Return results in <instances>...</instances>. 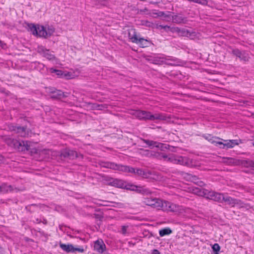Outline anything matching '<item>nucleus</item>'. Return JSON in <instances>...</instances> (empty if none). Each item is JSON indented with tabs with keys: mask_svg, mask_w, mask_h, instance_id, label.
<instances>
[{
	"mask_svg": "<svg viewBox=\"0 0 254 254\" xmlns=\"http://www.w3.org/2000/svg\"><path fill=\"white\" fill-rule=\"evenodd\" d=\"M106 249V246L102 240H98L94 242V249L99 253H103Z\"/></svg>",
	"mask_w": 254,
	"mask_h": 254,
	"instance_id": "obj_20",
	"label": "nucleus"
},
{
	"mask_svg": "<svg viewBox=\"0 0 254 254\" xmlns=\"http://www.w3.org/2000/svg\"><path fill=\"white\" fill-rule=\"evenodd\" d=\"M143 203L153 208L160 209L161 208L163 201L155 197H145L143 199Z\"/></svg>",
	"mask_w": 254,
	"mask_h": 254,
	"instance_id": "obj_8",
	"label": "nucleus"
},
{
	"mask_svg": "<svg viewBox=\"0 0 254 254\" xmlns=\"http://www.w3.org/2000/svg\"><path fill=\"white\" fill-rule=\"evenodd\" d=\"M41 154H45L46 155V157L48 158L50 157V155H52L53 154V151L49 149H44L41 151Z\"/></svg>",
	"mask_w": 254,
	"mask_h": 254,
	"instance_id": "obj_34",
	"label": "nucleus"
},
{
	"mask_svg": "<svg viewBox=\"0 0 254 254\" xmlns=\"http://www.w3.org/2000/svg\"><path fill=\"white\" fill-rule=\"evenodd\" d=\"M101 166L104 168H110L116 171H122L123 172H128L135 174L138 176L141 175L142 169L139 168H134L128 166L123 165L121 164H116L113 162H102L100 164Z\"/></svg>",
	"mask_w": 254,
	"mask_h": 254,
	"instance_id": "obj_1",
	"label": "nucleus"
},
{
	"mask_svg": "<svg viewBox=\"0 0 254 254\" xmlns=\"http://www.w3.org/2000/svg\"><path fill=\"white\" fill-rule=\"evenodd\" d=\"M142 118L143 120L150 121H165L168 119V118L163 114L156 113L153 115L151 112L145 111H143Z\"/></svg>",
	"mask_w": 254,
	"mask_h": 254,
	"instance_id": "obj_5",
	"label": "nucleus"
},
{
	"mask_svg": "<svg viewBox=\"0 0 254 254\" xmlns=\"http://www.w3.org/2000/svg\"><path fill=\"white\" fill-rule=\"evenodd\" d=\"M127 227H128L127 226H122V230H121V233L123 235H126L127 234Z\"/></svg>",
	"mask_w": 254,
	"mask_h": 254,
	"instance_id": "obj_44",
	"label": "nucleus"
},
{
	"mask_svg": "<svg viewBox=\"0 0 254 254\" xmlns=\"http://www.w3.org/2000/svg\"><path fill=\"white\" fill-rule=\"evenodd\" d=\"M161 0H160L159 1H150L149 3H151V4H158L160 2Z\"/></svg>",
	"mask_w": 254,
	"mask_h": 254,
	"instance_id": "obj_49",
	"label": "nucleus"
},
{
	"mask_svg": "<svg viewBox=\"0 0 254 254\" xmlns=\"http://www.w3.org/2000/svg\"><path fill=\"white\" fill-rule=\"evenodd\" d=\"M203 137L211 143L220 145V148L222 149L231 148L239 144L237 140H223L211 134L205 135Z\"/></svg>",
	"mask_w": 254,
	"mask_h": 254,
	"instance_id": "obj_2",
	"label": "nucleus"
},
{
	"mask_svg": "<svg viewBox=\"0 0 254 254\" xmlns=\"http://www.w3.org/2000/svg\"><path fill=\"white\" fill-rule=\"evenodd\" d=\"M224 201L231 207L237 206L239 208L246 207V205L242 200L232 198L224 194L223 197V202Z\"/></svg>",
	"mask_w": 254,
	"mask_h": 254,
	"instance_id": "obj_7",
	"label": "nucleus"
},
{
	"mask_svg": "<svg viewBox=\"0 0 254 254\" xmlns=\"http://www.w3.org/2000/svg\"><path fill=\"white\" fill-rule=\"evenodd\" d=\"M162 25H160L158 23H149L148 25L149 26H152L153 28L158 29H161Z\"/></svg>",
	"mask_w": 254,
	"mask_h": 254,
	"instance_id": "obj_40",
	"label": "nucleus"
},
{
	"mask_svg": "<svg viewBox=\"0 0 254 254\" xmlns=\"http://www.w3.org/2000/svg\"><path fill=\"white\" fill-rule=\"evenodd\" d=\"M142 141L145 143L148 146L150 147L151 148L157 147L160 148L161 150H163L164 148H166V144L159 143L157 141L144 139H142Z\"/></svg>",
	"mask_w": 254,
	"mask_h": 254,
	"instance_id": "obj_17",
	"label": "nucleus"
},
{
	"mask_svg": "<svg viewBox=\"0 0 254 254\" xmlns=\"http://www.w3.org/2000/svg\"><path fill=\"white\" fill-rule=\"evenodd\" d=\"M166 145V146H168V147H169V145ZM166 148H167V147H166ZM168 149H169V147H168Z\"/></svg>",
	"mask_w": 254,
	"mask_h": 254,
	"instance_id": "obj_57",
	"label": "nucleus"
},
{
	"mask_svg": "<svg viewBox=\"0 0 254 254\" xmlns=\"http://www.w3.org/2000/svg\"><path fill=\"white\" fill-rule=\"evenodd\" d=\"M174 31H175V32L178 33L181 36H190L191 34H190V31L185 29H181L178 27H175Z\"/></svg>",
	"mask_w": 254,
	"mask_h": 254,
	"instance_id": "obj_24",
	"label": "nucleus"
},
{
	"mask_svg": "<svg viewBox=\"0 0 254 254\" xmlns=\"http://www.w3.org/2000/svg\"><path fill=\"white\" fill-rule=\"evenodd\" d=\"M136 190L133 191L141 193L143 194H149L151 193V191L148 188L144 187H138L136 186Z\"/></svg>",
	"mask_w": 254,
	"mask_h": 254,
	"instance_id": "obj_27",
	"label": "nucleus"
},
{
	"mask_svg": "<svg viewBox=\"0 0 254 254\" xmlns=\"http://www.w3.org/2000/svg\"><path fill=\"white\" fill-rule=\"evenodd\" d=\"M192 192L193 193L196 194L198 195L202 196H204L205 197H206L207 192H208V190L198 188H195L192 190Z\"/></svg>",
	"mask_w": 254,
	"mask_h": 254,
	"instance_id": "obj_26",
	"label": "nucleus"
},
{
	"mask_svg": "<svg viewBox=\"0 0 254 254\" xmlns=\"http://www.w3.org/2000/svg\"><path fill=\"white\" fill-rule=\"evenodd\" d=\"M7 189L5 184H3L0 186V193L7 191Z\"/></svg>",
	"mask_w": 254,
	"mask_h": 254,
	"instance_id": "obj_42",
	"label": "nucleus"
},
{
	"mask_svg": "<svg viewBox=\"0 0 254 254\" xmlns=\"http://www.w3.org/2000/svg\"><path fill=\"white\" fill-rule=\"evenodd\" d=\"M152 254H160V253L157 250H154Z\"/></svg>",
	"mask_w": 254,
	"mask_h": 254,
	"instance_id": "obj_50",
	"label": "nucleus"
},
{
	"mask_svg": "<svg viewBox=\"0 0 254 254\" xmlns=\"http://www.w3.org/2000/svg\"><path fill=\"white\" fill-rule=\"evenodd\" d=\"M60 248L64 252L69 253H74L77 251L82 253L84 252V250L82 247L75 248L72 244H64L63 243L60 244Z\"/></svg>",
	"mask_w": 254,
	"mask_h": 254,
	"instance_id": "obj_11",
	"label": "nucleus"
},
{
	"mask_svg": "<svg viewBox=\"0 0 254 254\" xmlns=\"http://www.w3.org/2000/svg\"><path fill=\"white\" fill-rule=\"evenodd\" d=\"M174 155L171 154L170 155H167L164 154H159L158 158L160 159H163L165 161L172 163L174 159Z\"/></svg>",
	"mask_w": 254,
	"mask_h": 254,
	"instance_id": "obj_29",
	"label": "nucleus"
},
{
	"mask_svg": "<svg viewBox=\"0 0 254 254\" xmlns=\"http://www.w3.org/2000/svg\"><path fill=\"white\" fill-rule=\"evenodd\" d=\"M37 51L39 54L48 60L54 61L56 59V57L53 54V52L47 49L42 46H38Z\"/></svg>",
	"mask_w": 254,
	"mask_h": 254,
	"instance_id": "obj_9",
	"label": "nucleus"
},
{
	"mask_svg": "<svg viewBox=\"0 0 254 254\" xmlns=\"http://www.w3.org/2000/svg\"><path fill=\"white\" fill-rule=\"evenodd\" d=\"M157 13L158 12H153L152 13V16L154 17V16H157Z\"/></svg>",
	"mask_w": 254,
	"mask_h": 254,
	"instance_id": "obj_53",
	"label": "nucleus"
},
{
	"mask_svg": "<svg viewBox=\"0 0 254 254\" xmlns=\"http://www.w3.org/2000/svg\"><path fill=\"white\" fill-rule=\"evenodd\" d=\"M189 179H190L192 182L196 184L197 181H198L199 179L195 176H193L191 175H188Z\"/></svg>",
	"mask_w": 254,
	"mask_h": 254,
	"instance_id": "obj_38",
	"label": "nucleus"
},
{
	"mask_svg": "<svg viewBox=\"0 0 254 254\" xmlns=\"http://www.w3.org/2000/svg\"><path fill=\"white\" fill-rule=\"evenodd\" d=\"M31 152L32 153H38V150L35 148H33L31 150Z\"/></svg>",
	"mask_w": 254,
	"mask_h": 254,
	"instance_id": "obj_48",
	"label": "nucleus"
},
{
	"mask_svg": "<svg viewBox=\"0 0 254 254\" xmlns=\"http://www.w3.org/2000/svg\"><path fill=\"white\" fill-rule=\"evenodd\" d=\"M96 4H100L101 5H105L106 4V2L105 0H97Z\"/></svg>",
	"mask_w": 254,
	"mask_h": 254,
	"instance_id": "obj_43",
	"label": "nucleus"
},
{
	"mask_svg": "<svg viewBox=\"0 0 254 254\" xmlns=\"http://www.w3.org/2000/svg\"><path fill=\"white\" fill-rule=\"evenodd\" d=\"M175 27H171L168 25H162L161 29H164V30L166 32L171 31L172 32H175L174 30Z\"/></svg>",
	"mask_w": 254,
	"mask_h": 254,
	"instance_id": "obj_37",
	"label": "nucleus"
},
{
	"mask_svg": "<svg viewBox=\"0 0 254 254\" xmlns=\"http://www.w3.org/2000/svg\"><path fill=\"white\" fill-rule=\"evenodd\" d=\"M89 105H90V108L93 110H98L99 107L98 104L97 103H89Z\"/></svg>",
	"mask_w": 254,
	"mask_h": 254,
	"instance_id": "obj_41",
	"label": "nucleus"
},
{
	"mask_svg": "<svg viewBox=\"0 0 254 254\" xmlns=\"http://www.w3.org/2000/svg\"><path fill=\"white\" fill-rule=\"evenodd\" d=\"M172 163L189 166L191 165V160L186 157L178 156L174 155Z\"/></svg>",
	"mask_w": 254,
	"mask_h": 254,
	"instance_id": "obj_12",
	"label": "nucleus"
},
{
	"mask_svg": "<svg viewBox=\"0 0 254 254\" xmlns=\"http://www.w3.org/2000/svg\"><path fill=\"white\" fill-rule=\"evenodd\" d=\"M252 116L254 118V113L252 114Z\"/></svg>",
	"mask_w": 254,
	"mask_h": 254,
	"instance_id": "obj_55",
	"label": "nucleus"
},
{
	"mask_svg": "<svg viewBox=\"0 0 254 254\" xmlns=\"http://www.w3.org/2000/svg\"><path fill=\"white\" fill-rule=\"evenodd\" d=\"M224 196V194L223 193L208 191L206 198L221 203L223 202Z\"/></svg>",
	"mask_w": 254,
	"mask_h": 254,
	"instance_id": "obj_15",
	"label": "nucleus"
},
{
	"mask_svg": "<svg viewBox=\"0 0 254 254\" xmlns=\"http://www.w3.org/2000/svg\"><path fill=\"white\" fill-rule=\"evenodd\" d=\"M222 162L228 165H237L238 162L233 158L223 157Z\"/></svg>",
	"mask_w": 254,
	"mask_h": 254,
	"instance_id": "obj_30",
	"label": "nucleus"
},
{
	"mask_svg": "<svg viewBox=\"0 0 254 254\" xmlns=\"http://www.w3.org/2000/svg\"><path fill=\"white\" fill-rule=\"evenodd\" d=\"M9 129L15 131L21 137H26L28 135L26 130V128L23 127L11 126L9 127Z\"/></svg>",
	"mask_w": 254,
	"mask_h": 254,
	"instance_id": "obj_18",
	"label": "nucleus"
},
{
	"mask_svg": "<svg viewBox=\"0 0 254 254\" xmlns=\"http://www.w3.org/2000/svg\"><path fill=\"white\" fill-rule=\"evenodd\" d=\"M190 34H191V36H188V37L190 38L191 39H193L196 36L195 32H194L193 31H190Z\"/></svg>",
	"mask_w": 254,
	"mask_h": 254,
	"instance_id": "obj_47",
	"label": "nucleus"
},
{
	"mask_svg": "<svg viewBox=\"0 0 254 254\" xmlns=\"http://www.w3.org/2000/svg\"><path fill=\"white\" fill-rule=\"evenodd\" d=\"M109 184L115 187L125 189L127 190H136V186L127 183L125 181L118 179H111Z\"/></svg>",
	"mask_w": 254,
	"mask_h": 254,
	"instance_id": "obj_4",
	"label": "nucleus"
},
{
	"mask_svg": "<svg viewBox=\"0 0 254 254\" xmlns=\"http://www.w3.org/2000/svg\"><path fill=\"white\" fill-rule=\"evenodd\" d=\"M51 71H52V72H55L57 75H58L60 77H62L63 76H66V75L65 74H64V72H63V71H62L61 70H57V69H54L52 68Z\"/></svg>",
	"mask_w": 254,
	"mask_h": 254,
	"instance_id": "obj_35",
	"label": "nucleus"
},
{
	"mask_svg": "<svg viewBox=\"0 0 254 254\" xmlns=\"http://www.w3.org/2000/svg\"><path fill=\"white\" fill-rule=\"evenodd\" d=\"M148 42H149L148 40L144 38H137L136 42H134V43L138 44L141 48H145L148 47L147 43Z\"/></svg>",
	"mask_w": 254,
	"mask_h": 254,
	"instance_id": "obj_28",
	"label": "nucleus"
},
{
	"mask_svg": "<svg viewBox=\"0 0 254 254\" xmlns=\"http://www.w3.org/2000/svg\"><path fill=\"white\" fill-rule=\"evenodd\" d=\"M130 114L135 117L136 118L140 120H143L142 114L143 111L141 110H132L130 112Z\"/></svg>",
	"mask_w": 254,
	"mask_h": 254,
	"instance_id": "obj_31",
	"label": "nucleus"
},
{
	"mask_svg": "<svg viewBox=\"0 0 254 254\" xmlns=\"http://www.w3.org/2000/svg\"><path fill=\"white\" fill-rule=\"evenodd\" d=\"M60 156L64 158H68L69 159H74L79 157H82V155L78 154L75 151L65 149L62 150L61 152Z\"/></svg>",
	"mask_w": 254,
	"mask_h": 254,
	"instance_id": "obj_10",
	"label": "nucleus"
},
{
	"mask_svg": "<svg viewBox=\"0 0 254 254\" xmlns=\"http://www.w3.org/2000/svg\"><path fill=\"white\" fill-rule=\"evenodd\" d=\"M196 184L200 187L204 186L205 185L204 182H203L201 181H200L199 180L198 181H197Z\"/></svg>",
	"mask_w": 254,
	"mask_h": 254,
	"instance_id": "obj_46",
	"label": "nucleus"
},
{
	"mask_svg": "<svg viewBox=\"0 0 254 254\" xmlns=\"http://www.w3.org/2000/svg\"><path fill=\"white\" fill-rule=\"evenodd\" d=\"M161 209L163 211L173 212H181L182 210V208L181 206L166 201L162 202Z\"/></svg>",
	"mask_w": 254,
	"mask_h": 254,
	"instance_id": "obj_6",
	"label": "nucleus"
},
{
	"mask_svg": "<svg viewBox=\"0 0 254 254\" xmlns=\"http://www.w3.org/2000/svg\"><path fill=\"white\" fill-rule=\"evenodd\" d=\"M44 223L45 224H46V223H47V221H46V220H44Z\"/></svg>",
	"mask_w": 254,
	"mask_h": 254,
	"instance_id": "obj_56",
	"label": "nucleus"
},
{
	"mask_svg": "<svg viewBox=\"0 0 254 254\" xmlns=\"http://www.w3.org/2000/svg\"><path fill=\"white\" fill-rule=\"evenodd\" d=\"M6 143L9 146L13 147L19 151H25L31 149L29 142L27 141H20L8 138L6 140Z\"/></svg>",
	"mask_w": 254,
	"mask_h": 254,
	"instance_id": "obj_3",
	"label": "nucleus"
},
{
	"mask_svg": "<svg viewBox=\"0 0 254 254\" xmlns=\"http://www.w3.org/2000/svg\"><path fill=\"white\" fill-rule=\"evenodd\" d=\"M3 159H4V157L0 155V163H1V162H3Z\"/></svg>",
	"mask_w": 254,
	"mask_h": 254,
	"instance_id": "obj_52",
	"label": "nucleus"
},
{
	"mask_svg": "<svg viewBox=\"0 0 254 254\" xmlns=\"http://www.w3.org/2000/svg\"><path fill=\"white\" fill-rule=\"evenodd\" d=\"M246 165L247 167H252L254 169V161L252 160H248L246 161Z\"/></svg>",
	"mask_w": 254,
	"mask_h": 254,
	"instance_id": "obj_39",
	"label": "nucleus"
},
{
	"mask_svg": "<svg viewBox=\"0 0 254 254\" xmlns=\"http://www.w3.org/2000/svg\"><path fill=\"white\" fill-rule=\"evenodd\" d=\"M107 203H108V202H107V201H104L103 203L101 204L100 205H102V206H109V205Z\"/></svg>",
	"mask_w": 254,
	"mask_h": 254,
	"instance_id": "obj_51",
	"label": "nucleus"
},
{
	"mask_svg": "<svg viewBox=\"0 0 254 254\" xmlns=\"http://www.w3.org/2000/svg\"><path fill=\"white\" fill-rule=\"evenodd\" d=\"M41 25H35L34 24H28L27 29L34 35L40 37V31H41Z\"/></svg>",
	"mask_w": 254,
	"mask_h": 254,
	"instance_id": "obj_19",
	"label": "nucleus"
},
{
	"mask_svg": "<svg viewBox=\"0 0 254 254\" xmlns=\"http://www.w3.org/2000/svg\"><path fill=\"white\" fill-rule=\"evenodd\" d=\"M212 248L215 254H218V252L220 251V247L218 244H214L212 246Z\"/></svg>",
	"mask_w": 254,
	"mask_h": 254,
	"instance_id": "obj_36",
	"label": "nucleus"
},
{
	"mask_svg": "<svg viewBox=\"0 0 254 254\" xmlns=\"http://www.w3.org/2000/svg\"><path fill=\"white\" fill-rule=\"evenodd\" d=\"M140 176L143 178L150 179L155 180H158L160 178V177L157 175L156 172L149 171H146L143 170H142L141 175H140Z\"/></svg>",
	"mask_w": 254,
	"mask_h": 254,
	"instance_id": "obj_16",
	"label": "nucleus"
},
{
	"mask_svg": "<svg viewBox=\"0 0 254 254\" xmlns=\"http://www.w3.org/2000/svg\"><path fill=\"white\" fill-rule=\"evenodd\" d=\"M170 60L172 61V59H166V58H165L164 57H156V58H155L153 60V63L155 64H162L163 63H166L169 65H174L173 64L168 63L165 62L166 61H170Z\"/></svg>",
	"mask_w": 254,
	"mask_h": 254,
	"instance_id": "obj_25",
	"label": "nucleus"
},
{
	"mask_svg": "<svg viewBox=\"0 0 254 254\" xmlns=\"http://www.w3.org/2000/svg\"><path fill=\"white\" fill-rule=\"evenodd\" d=\"M171 12H168V13L166 14L163 11H159L157 13V16H154V17H161V16H164L166 18H171Z\"/></svg>",
	"mask_w": 254,
	"mask_h": 254,
	"instance_id": "obj_33",
	"label": "nucleus"
},
{
	"mask_svg": "<svg viewBox=\"0 0 254 254\" xmlns=\"http://www.w3.org/2000/svg\"><path fill=\"white\" fill-rule=\"evenodd\" d=\"M98 105H99V107L98 108V110H103V109L107 108V105L106 104H98Z\"/></svg>",
	"mask_w": 254,
	"mask_h": 254,
	"instance_id": "obj_45",
	"label": "nucleus"
},
{
	"mask_svg": "<svg viewBox=\"0 0 254 254\" xmlns=\"http://www.w3.org/2000/svg\"><path fill=\"white\" fill-rule=\"evenodd\" d=\"M232 54L244 62H248L250 59L248 53L245 51H240L238 49H234L232 51Z\"/></svg>",
	"mask_w": 254,
	"mask_h": 254,
	"instance_id": "obj_13",
	"label": "nucleus"
},
{
	"mask_svg": "<svg viewBox=\"0 0 254 254\" xmlns=\"http://www.w3.org/2000/svg\"><path fill=\"white\" fill-rule=\"evenodd\" d=\"M171 18L173 22L177 24L185 23L187 22L186 18L181 15H171Z\"/></svg>",
	"mask_w": 254,
	"mask_h": 254,
	"instance_id": "obj_22",
	"label": "nucleus"
},
{
	"mask_svg": "<svg viewBox=\"0 0 254 254\" xmlns=\"http://www.w3.org/2000/svg\"><path fill=\"white\" fill-rule=\"evenodd\" d=\"M68 93L63 92L61 90H55L52 92L51 97L53 99H61L68 96Z\"/></svg>",
	"mask_w": 254,
	"mask_h": 254,
	"instance_id": "obj_21",
	"label": "nucleus"
},
{
	"mask_svg": "<svg viewBox=\"0 0 254 254\" xmlns=\"http://www.w3.org/2000/svg\"><path fill=\"white\" fill-rule=\"evenodd\" d=\"M172 233V230L169 228H164L159 231V235L161 237L170 234Z\"/></svg>",
	"mask_w": 254,
	"mask_h": 254,
	"instance_id": "obj_32",
	"label": "nucleus"
},
{
	"mask_svg": "<svg viewBox=\"0 0 254 254\" xmlns=\"http://www.w3.org/2000/svg\"><path fill=\"white\" fill-rule=\"evenodd\" d=\"M116 204H117L119 206H122V205H123V204L121 203H116Z\"/></svg>",
	"mask_w": 254,
	"mask_h": 254,
	"instance_id": "obj_54",
	"label": "nucleus"
},
{
	"mask_svg": "<svg viewBox=\"0 0 254 254\" xmlns=\"http://www.w3.org/2000/svg\"><path fill=\"white\" fill-rule=\"evenodd\" d=\"M128 37L132 43L136 42L138 38L136 31L134 29L130 28L128 30Z\"/></svg>",
	"mask_w": 254,
	"mask_h": 254,
	"instance_id": "obj_23",
	"label": "nucleus"
},
{
	"mask_svg": "<svg viewBox=\"0 0 254 254\" xmlns=\"http://www.w3.org/2000/svg\"><path fill=\"white\" fill-rule=\"evenodd\" d=\"M40 28V37L46 38L51 36L55 32V28L53 26H48L47 28L41 26Z\"/></svg>",
	"mask_w": 254,
	"mask_h": 254,
	"instance_id": "obj_14",
	"label": "nucleus"
}]
</instances>
